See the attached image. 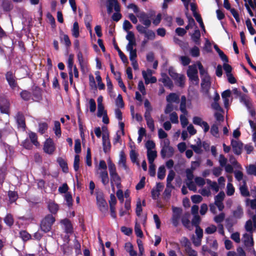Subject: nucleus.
I'll return each instance as SVG.
<instances>
[{
    "instance_id": "1",
    "label": "nucleus",
    "mask_w": 256,
    "mask_h": 256,
    "mask_svg": "<svg viewBox=\"0 0 256 256\" xmlns=\"http://www.w3.org/2000/svg\"><path fill=\"white\" fill-rule=\"evenodd\" d=\"M108 164L110 176V185L112 190L114 191V184L118 188H120L122 180L116 172V165L110 159L108 162Z\"/></svg>"
},
{
    "instance_id": "2",
    "label": "nucleus",
    "mask_w": 256,
    "mask_h": 256,
    "mask_svg": "<svg viewBox=\"0 0 256 256\" xmlns=\"http://www.w3.org/2000/svg\"><path fill=\"white\" fill-rule=\"evenodd\" d=\"M55 221V218L52 214H47L40 221V230L44 233L50 232Z\"/></svg>"
},
{
    "instance_id": "3",
    "label": "nucleus",
    "mask_w": 256,
    "mask_h": 256,
    "mask_svg": "<svg viewBox=\"0 0 256 256\" xmlns=\"http://www.w3.org/2000/svg\"><path fill=\"white\" fill-rule=\"evenodd\" d=\"M5 78L10 88L12 91L18 92L20 90L17 82V78L12 71L7 72L5 74Z\"/></svg>"
},
{
    "instance_id": "4",
    "label": "nucleus",
    "mask_w": 256,
    "mask_h": 256,
    "mask_svg": "<svg viewBox=\"0 0 256 256\" xmlns=\"http://www.w3.org/2000/svg\"><path fill=\"white\" fill-rule=\"evenodd\" d=\"M99 168L102 169L99 172V177L101 179L102 184L106 186L109 183L110 180L107 171V166L104 160H100V161Z\"/></svg>"
},
{
    "instance_id": "5",
    "label": "nucleus",
    "mask_w": 256,
    "mask_h": 256,
    "mask_svg": "<svg viewBox=\"0 0 256 256\" xmlns=\"http://www.w3.org/2000/svg\"><path fill=\"white\" fill-rule=\"evenodd\" d=\"M96 199V204L99 210L102 213L103 216H105L108 211V205L104 198L103 194H97Z\"/></svg>"
},
{
    "instance_id": "6",
    "label": "nucleus",
    "mask_w": 256,
    "mask_h": 256,
    "mask_svg": "<svg viewBox=\"0 0 256 256\" xmlns=\"http://www.w3.org/2000/svg\"><path fill=\"white\" fill-rule=\"evenodd\" d=\"M102 129L104 131L102 140V148L103 150L104 153L106 154L108 152L111 148V144L109 138V134L108 129L106 127H102Z\"/></svg>"
},
{
    "instance_id": "7",
    "label": "nucleus",
    "mask_w": 256,
    "mask_h": 256,
    "mask_svg": "<svg viewBox=\"0 0 256 256\" xmlns=\"http://www.w3.org/2000/svg\"><path fill=\"white\" fill-rule=\"evenodd\" d=\"M148 28L140 24L136 26V29L140 34H144L145 37L148 39L154 40L156 36L154 32L151 30H148Z\"/></svg>"
},
{
    "instance_id": "8",
    "label": "nucleus",
    "mask_w": 256,
    "mask_h": 256,
    "mask_svg": "<svg viewBox=\"0 0 256 256\" xmlns=\"http://www.w3.org/2000/svg\"><path fill=\"white\" fill-rule=\"evenodd\" d=\"M198 70L195 66H190L187 70V76L191 81L195 82V84H199V78L198 75Z\"/></svg>"
},
{
    "instance_id": "9",
    "label": "nucleus",
    "mask_w": 256,
    "mask_h": 256,
    "mask_svg": "<svg viewBox=\"0 0 256 256\" xmlns=\"http://www.w3.org/2000/svg\"><path fill=\"white\" fill-rule=\"evenodd\" d=\"M32 100L36 102H40L42 100V90L38 86L32 88Z\"/></svg>"
},
{
    "instance_id": "10",
    "label": "nucleus",
    "mask_w": 256,
    "mask_h": 256,
    "mask_svg": "<svg viewBox=\"0 0 256 256\" xmlns=\"http://www.w3.org/2000/svg\"><path fill=\"white\" fill-rule=\"evenodd\" d=\"M43 150L44 152L52 154L56 150V146L53 140L49 138L44 142Z\"/></svg>"
},
{
    "instance_id": "11",
    "label": "nucleus",
    "mask_w": 256,
    "mask_h": 256,
    "mask_svg": "<svg viewBox=\"0 0 256 256\" xmlns=\"http://www.w3.org/2000/svg\"><path fill=\"white\" fill-rule=\"evenodd\" d=\"M211 86L210 76H204L202 78L201 88L204 92L208 94Z\"/></svg>"
},
{
    "instance_id": "12",
    "label": "nucleus",
    "mask_w": 256,
    "mask_h": 256,
    "mask_svg": "<svg viewBox=\"0 0 256 256\" xmlns=\"http://www.w3.org/2000/svg\"><path fill=\"white\" fill-rule=\"evenodd\" d=\"M138 17L139 18L140 22L143 24L145 26L144 28H149L151 25V20H150L151 16L144 12H141Z\"/></svg>"
},
{
    "instance_id": "13",
    "label": "nucleus",
    "mask_w": 256,
    "mask_h": 256,
    "mask_svg": "<svg viewBox=\"0 0 256 256\" xmlns=\"http://www.w3.org/2000/svg\"><path fill=\"white\" fill-rule=\"evenodd\" d=\"M9 100L4 97H0V111L2 114H8L10 110Z\"/></svg>"
},
{
    "instance_id": "14",
    "label": "nucleus",
    "mask_w": 256,
    "mask_h": 256,
    "mask_svg": "<svg viewBox=\"0 0 256 256\" xmlns=\"http://www.w3.org/2000/svg\"><path fill=\"white\" fill-rule=\"evenodd\" d=\"M231 146L234 154L240 155L242 154L243 144L241 142L232 139L231 140Z\"/></svg>"
},
{
    "instance_id": "15",
    "label": "nucleus",
    "mask_w": 256,
    "mask_h": 256,
    "mask_svg": "<svg viewBox=\"0 0 256 256\" xmlns=\"http://www.w3.org/2000/svg\"><path fill=\"white\" fill-rule=\"evenodd\" d=\"M16 122L18 128H20L23 130H26V124L25 118L23 113L21 112H17L16 116Z\"/></svg>"
},
{
    "instance_id": "16",
    "label": "nucleus",
    "mask_w": 256,
    "mask_h": 256,
    "mask_svg": "<svg viewBox=\"0 0 256 256\" xmlns=\"http://www.w3.org/2000/svg\"><path fill=\"white\" fill-rule=\"evenodd\" d=\"M184 246L185 248L186 252L188 256H198L196 252L192 249L191 243L186 238H184Z\"/></svg>"
},
{
    "instance_id": "17",
    "label": "nucleus",
    "mask_w": 256,
    "mask_h": 256,
    "mask_svg": "<svg viewBox=\"0 0 256 256\" xmlns=\"http://www.w3.org/2000/svg\"><path fill=\"white\" fill-rule=\"evenodd\" d=\"M64 226V232L68 234H72L73 232V226L70 220L68 218L62 220L60 222Z\"/></svg>"
},
{
    "instance_id": "18",
    "label": "nucleus",
    "mask_w": 256,
    "mask_h": 256,
    "mask_svg": "<svg viewBox=\"0 0 256 256\" xmlns=\"http://www.w3.org/2000/svg\"><path fill=\"white\" fill-rule=\"evenodd\" d=\"M112 42H113V44H114V48L118 52V55H119L121 60L122 61V62L124 63H128V60L126 56L124 54V53L119 48L114 38L112 40Z\"/></svg>"
},
{
    "instance_id": "19",
    "label": "nucleus",
    "mask_w": 256,
    "mask_h": 256,
    "mask_svg": "<svg viewBox=\"0 0 256 256\" xmlns=\"http://www.w3.org/2000/svg\"><path fill=\"white\" fill-rule=\"evenodd\" d=\"M56 162L62 168L64 172L68 173V168L66 160L62 157H58L57 158Z\"/></svg>"
},
{
    "instance_id": "20",
    "label": "nucleus",
    "mask_w": 256,
    "mask_h": 256,
    "mask_svg": "<svg viewBox=\"0 0 256 256\" xmlns=\"http://www.w3.org/2000/svg\"><path fill=\"white\" fill-rule=\"evenodd\" d=\"M243 237L244 238V243L246 246H252L254 244V242L252 238V234H248L246 233L244 234Z\"/></svg>"
},
{
    "instance_id": "21",
    "label": "nucleus",
    "mask_w": 256,
    "mask_h": 256,
    "mask_svg": "<svg viewBox=\"0 0 256 256\" xmlns=\"http://www.w3.org/2000/svg\"><path fill=\"white\" fill-rule=\"evenodd\" d=\"M126 158L124 151H121L120 154V160L118 164L121 166L125 170H127L128 168L126 164Z\"/></svg>"
},
{
    "instance_id": "22",
    "label": "nucleus",
    "mask_w": 256,
    "mask_h": 256,
    "mask_svg": "<svg viewBox=\"0 0 256 256\" xmlns=\"http://www.w3.org/2000/svg\"><path fill=\"white\" fill-rule=\"evenodd\" d=\"M200 32L199 29L196 28L194 32L191 34V38L196 44H200Z\"/></svg>"
},
{
    "instance_id": "23",
    "label": "nucleus",
    "mask_w": 256,
    "mask_h": 256,
    "mask_svg": "<svg viewBox=\"0 0 256 256\" xmlns=\"http://www.w3.org/2000/svg\"><path fill=\"white\" fill-rule=\"evenodd\" d=\"M162 76V78L160 81H161L165 86L168 87L170 88H172L173 87V83L170 78L166 74H164Z\"/></svg>"
},
{
    "instance_id": "24",
    "label": "nucleus",
    "mask_w": 256,
    "mask_h": 256,
    "mask_svg": "<svg viewBox=\"0 0 256 256\" xmlns=\"http://www.w3.org/2000/svg\"><path fill=\"white\" fill-rule=\"evenodd\" d=\"M240 100L241 102L244 104L247 108H249L250 106H252L250 98L245 94H242L240 97Z\"/></svg>"
},
{
    "instance_id": "25",
    "label": "nucleus",
    "mask_w": 256,
    "mask_h": 256,
    "mask_svg": "<svg viewBox=\"0 0 256 256\" xmlns=\"http://www.w3.org/2000/svg\"><path fill=\"white\" fill-rule=\"evenodd\" d=\"M147 157L150 164L154 163V160L157 157L156 150H147Z\"/></svg>"
},
{
    "instance_id": "26",
    "label": "nucleus",
    "mask_w": 256,
    "mask_h": 256,
    "mask_svg": "<svg viewBox=\"0 0 256 256\" xmlns=\"http://www.w3.org/2000/svg\"><path fill=\"white\" fill-rule=\"evenodd\" d=\"M20 95V98L24 101L28 102L32 100L31 92L27 90H22Z\"/></svg>"
},
{
    "instance_id": "27",
    "label": "nucleus",
    "mask_w": 256,
    "mask_h": 256,
    "mask_svg": "<svg viewBox=\"0 0 256 256\" xmlns=\"http://www.w3.org/2000/svg\"><path fill=\"white\" fill-rule=\"evenodd\" d=\"M59 208L58 205L54 202H50L48 204V209L52 214H56Z\"/></svg>"
},
{
    "instance_id": "28",
    "label": "nucleus",
    "mask_w": 256,
    "mask_h": 256,
    "mask_svg": "<svg viewBox=\"0 0 256 256\" xmlns=\"http://www.w3.org/2000/svg\"><path fill=\"white\" fill-rule=\"evenodd\" d=\"M166 100L168 102H178L179 96L176 93H170L166 96Z\"/></svg>"
},
{
    "instance_id": "29",
    "label": "nucleus",
    "mask_w": 256,
    "mask_h": 256,
    "mask_svg": "<svg viewBox=\"0 0 256 256\" xmlns=\"http://www.w3.org/2000/svg\"><path fill=\"white\" fill-rule=\"evenodd\" d=\"M8 195L9 198V201L11 204L15 202L18 198L17 192L15 191L9 190Z\"/></svg>"
},
{
    "instance_id": "30",
    "label": "nucleus",
    "mask_w": 256,
    "mask_h": 256,
    "mask_svg": "<svg viewBox=\"0 0 256 256\" xmlns=\"http://www.w3.org/2000/svg\"><path fill=\"white\" fill-rule=\"evenodd\" d=\"M243 210L241 206H238L236 209L233 211V216L236 218H240L243 216Z\"/></svg>"
},
{
    "instance_id": "31",
    "label": "nucleus",
    "mask_w": 256,
    "mask_h": 256,
    "mask_svg": "<svg viewBox=\"0 0 256 256\" xmlns=\"http://www.w3.org/2000/svg\"><path fill=\"white\" fill-rule=\"evenodd\" d=\"M6 174V168L5 166L0 167V185L2 186Z\"/></svg>"
},
{
    "instance_id": "32",
    "label": "nucleus",
    "mask_w": 256,
    "mask_h": 256,
    "mask_svg": "<svg viewBox=\"0 0 256 256\" xmlns=\"http://www.w3.org/2000/svg\"><path fill=\"white\" fill-rule=\"evenodd\" d=\"M186 18L188 20V24L186 26V30H188L190 28H192L194 26H196V28H198L194 19L190 16L186 14Z\"/></svg>"
},
{
    "instance_id": "33",
    "label": "nucleus",
    "mask_w": 256,
    "mask_h": 256,
    "mask_svg": "<svg viewBox=\"0 0 256 256\" xmlns=\"http://www.w3.org/2000/svg\"><path fill=\"white\" fill-rule=\"evenodd\" d=\"M72 34L75 38H77L80 36V30L78 24L77 22H75L73 24V28L72 30Z\"/></svg>"
},
{
    "instance_id": "34",
    "label": "nucleus",
    "mask_w": 256,
    "mask_h": 256,
    "mask_svg": "<svg viewBox=\"0 0 256 256\" xmlns=\"http://www.w3.org/2000/svg\"><path fill=\"white\" fill-rule=\"evenodd\" d=\"M54 131L55 134L58 138H60L61 136L62 132L60 128V124L58 121L54 122Z\"/></svg>"
},
{
    "instance_id": "35",
    "label": "nucleus",
    "mask_w": 256,
    "mask_h": 256,
    "mask_svg": "<svg viewBox=\"0 0 256 256\" xmlns=\"http://www.w3.org/2000/svg\"><path fill=\"white\" fill-rule=\"evenodd\" d=\"M20 236L24 242H26L32 238V236L26 230L20 232Z\"/></svg>"
},
{
    "instance_id": "36",
    "label": "nucleus",
    "mask_w": 256,
    "mask_h": 256,
    "mask_svg": "<svg viewBox=\"0 0 256 256\" xmlns=\"http://www.w3.org/2000/svg\"><path fill=\"white\" fill-rule=\"evenodd\" d=\"M4 220L5 224L10 227L12 226L14 224V218L10 214H7Z\"/></svg>"
},
{
    "instance_id": "37",
    "label": "nucleus",
    "mask_w": 256,
    "mask_h": 256,
    "mask_svg": "<svg viewBox=\"0 0 256 256\" xmlns=\"http://www.w3.org/2000/svg\"><path fill=\"white\" fill-rule=\"evenodd\" d=\"M29 138L30 140V142L34 144V146H37L39 144V143L38 141V136L36 133L34 132H30L28 134Z\"/></svg>"
},
{
    "instance_id": "38",
    "label": "nucleus",
    "mask_w": 256,
    "mask_h": 256,
    "mask_svg": "<svg viewBox=\"0 0 256 256\" xmlns=\"http://www.w3.org/2000/svg\"><path fill=\"white\" fill-rule=\"evenodd\" d=\"M48 128V124L46 122L38 124V132L42 134H44Z\"/></svg>"
},
{
    "instance_id": "39",
    "label": "nucleus",
    "mask_w": 256,
    "mask_h": 256,
    "mask_svg": "<svg viewBox=\"0 0 256 256\" xmlns=\"http://www.w3.org/2000/svg\"><path fill=\"white\" fill-rule=\"evenodd\" d=\"M168 144H170V141L168 140H166L164 142V146H162L160 150V155L162 158H164L166 156V153L167 152V146Z\"/></svg>"
},
{
    "instance_id": "40",
    "label": "nucleus",
    "mask_w": 256,
    "mask_h": 256,
    "mask_svg": "<svg viewBox=\"0 0 256 256\" xmlns=\"http://www.w3.org/2000/svg\"><path fill=\"white\" fill-rule=\"evenodd\" d=\"M198 68L201 78L204 76H210L206 70H205L202 64L198 62Z\"/></svg>"
},
{
    "instance_id": "41",
    "label": "nucleus",
    "mask_w": 256,
    "mask_h": 256,
    "mask_svg": "<svg viewBox=\"0 0 256 256\" xmlns=\"http://www.w3.org/2000/svg\"><path fill=\"white\" fill-rule=\"evenodd\" d=\"M77 58L81 70H84V62L82 54L80 51H78V52Z\"/></svg>"
},
{
    "instance_id": "42",
    "label": "nucleus",
    "mask_w": 256,
    "mask_h": 256,
    "mask_svg": "<svg viewBox=\"0 0 256 256\" xmlns=\"http://www.w3.org/2000/svg\"><path fill=\"white\" fill-rule=\"evenodd\" d=\"M246 24L249 31V32L251 35H254L256 33V30L252 26V24L250 18H248L246 21Z\"/></svg>"
},
{
    "instance_id": "43",
    "label": "nucleus",
    "mask_w": 256,
    "mask_h": 256,
    "mask_svg": "<svg viewBox=\"0 0 256 256\" xmlns=\"http://www.w3.org/2000/svg\"><path fill=\"white\" fill-rule=\"evenodd\" d=\"M166 175V169L164 166H160L158 169V178L160 180H163Z\"/></svg>"
},
{
    "instance_id": "44",
    "label": "nucleus",
    "mask_w": 256,
    "mask_h": 256,
    "mask_svg": "<svg viewBox=\"0 0 256 256\" xmlns=\"http://www.w3.org/2000/svg\"><path fill=\"white\" fill-rule=\"evenodd\" d=\"M246 172L248 174L256 176V166L254 164H250L246 168Z\"/></svg>"
},
{
    "instance_id": "45",
    "label": "nucleus",
    "mask_w": 256,
    "mask_h": 256,
    "mask_svg": "<svg viewBox=\"0 0 256 256\" xmlns=\"http://www.w3.org/2000/svg\"><path fill=\"white\" fill-rule=\"evenodd\" d=\"M60 248L64 254H70L72 252V248L68 245H62L61 246Z\"/></svg>"
},
{
    "instance_id": "46",
    "label": "nucleus",
    "mask_w": 256,
    "mask_h": 256,
    "mask_svg": "<svg viewBox=\"0 0 256 256\" xmlns=\"http://www.w3.org/2000/svg\"><path fill=\"white\" fill-rule=\"evenodd\" d=\"M116 104L120 108H124V104L122 99V96L120 94H118L116 100Z\"/></svg>"
},
{
    "instance_id": "47",
    "label": "nucleus",
    "mask_w": 256,
    "mask_h": 256,
    "mask_svg": "<svg viewBox=\"0 0 256 256\" xmlns=\"http://www.w3.org/2000/svg\"><path fill=\"white\" fill-rule=\"evenodd\" d=\"M200 218L198 214L194 215L192 220V224L196 228L200 227L199 224H200Z\"/></svg>"
},
{
    "instance_id": "48",
    "label": "nucleus",
    "mask_w": 256,
    "mask_h": 256,
    "mask_svg": "<svg viewBox=\"0 0 256 256\" xmlns=\"http://www.w3.org/2000/svg\"><path fill=\"white\" fill-rule=\"evenodd\" d=\"M74 248L75 250V252L76 254H81V245L78 240L74 239Z\"/></svg>"
},
{
    "instance_id": "49",
    "label": "nucleus",
    "mask_w": 256,
    "mask_h": 256,
    "mask_svg": "<svg viewBox=\"0 0 256 256\" xmlns=\"http://www.w3.org/2000/svg\"><path fill=\"white\" fill-rule=\"evenodd\" d=\"M64 199L66 202V204L68 207H71L72 206V198L70 193H66L64 196Z\"/></svg>"
},
{
    "instance_id": "50",
    "label": "nucleus",
    "mask_w": 256,
    "mask_h": 256,
    "mask_svg": "<svg viewBox=\"0 0 256 256\" xmlns=\"http://www.w3.org/2000/svg\"><path fill=\"white\" fill-rule=\"evenodd\" d=\"M80 156L78 154H76L74 156V168L76 172L80 168Z\"/></svg>"
},
{
    "instance_id": "51",
    "label": "nucleus",
    "mask_w": 256,
    "mask_h": 256,
    "mask_svg": "<svg viewBox=\"0 0 256 256\" xmlns=\"http://www.w3.org/2000/svg\"><path fill=\"white\" fill-rule=\"evenodd\" d=\"M74 55L73 54H70L68 58V67L69 69V72H72V68L74 64Z\"/></svg>"
},
{
    "instance_id": "52",
    "label": "nucleus",
    "mask_w": 256,
    "mask_h": 256,
    "mask_svg": "<svg viewBox=\"0 0 256 256\" xmlns=\"http://www.w3.org/2000/svg\"><path fill=\"white\" fill-rule=\"evenodd\" d=\"M86 162L88 166H92V156L90 148L87 149Z\"/></svg>"
},
{
    "instance_id": "53",
    "label": "nucleus",
    "mask_w": 256,
    "mask_h": 256,
    "mask_svg": "<svg viewBox=\"0 0 256 256\" xmlns=\"http://www.w3.org/2000/svg\"><path fill=\"white\" fill-rule=\"evenodd\" d=\"M2 6L4 11L9 12L12 8L11 4L9 2L4 1L2 2Z\"/></svg>"
},
{
    "instance_id": "54",
    "label": "nucleus",
    "mask_w": 256,
    "mask_h": 256,
    "mask_svg": "<svg viewBox=\"0 0 256 256\" xmlns=\"http://www.w3.org/2000/svg\"><path fill=\"white\" fill-rule=\"evenodd\" d=\"M210 133L211 134L217 138L218 135V126L216 124H213L210 128Z\"/></svg>"
},
{
    "instance_id": "55",
    "label": "nucleus",
    "mask_w": 256,
    "mask_h": 256,
    "mask_svg": "<svg viewBox=\"0 0 256 256\" xmlns=\"http://www.w3.org/2000/svg\"><path fill=\"white\" fill-rule=\"evenodd\" d=\"M74 152L77 154L81 152V142L80 139L75 140Z\"/></svg>"
},
{
    "instance_id": "56",
    "label": "nucleus",
    "mask_w": 256,
    "mask_h": 256,
    "mask_svg": "<svg viewBox=\"0 0 256 256\" xmlns=\"http://www.w3.org/2000/svg\"><path fill=\"white\" fill-rule=\"evenodd\" d=\"M245 229L248 232H249L250 234L252 233V222L251 220H248L246 222L245 224Z\"/></svg>"
},
{
    "instance_id": "57",
    "label": "nucleus",
    "mask_w": 256,
    "mask_h": 256,
    "mask_svg": "<svg viewBox=\"0 0 256 256\" xmlns=\"http://www.w3.org/2000/svg\"><path fill=\"white\" fill-rule=\"evenodd\" d=\"M106 112V111L104 110V108L103 104H98V117H102L103 114H104Z\"/></svg>"
},
{
    "instance_id": "58",
    "label": "nucleus",
    "mask_w": 256,
    "mask_h": 256,
    "mask_svg": "<svg viewBox=\"0 0 256 256\" xmlns=\"http://www.w3.org/2000/svg\"><path fill=\"white\" fill-rule=\"evenodd\" d=\"M126 246H130V249H127V252H128L130 256H136L137 252L133 249V246L130 242L126 243Z\"/></svg>"
},
{
    "instance_id": "59",
    "label": "nucleus",
    "mask_w": 256,
    "mask_h": 256,
    "mask_svg": "<svg viewBox=\"0 0 256 256\" xmlns=\"http://www.w3.org/2000/svg\"><path fill=\"white\" fill-rule=\"evenodd\" d=\"M240 191L241 194L244 196H250L249 191L245 184L240 186Z\"/></svg>"
},
{
    "instance_id": "60",
    "label": "nucleus",
    "mask_w": 256,
    "mask_h": 256,
    "mask_svg": "<svg viewBox=\"0 0 256 256\" xmlns=\"http://www.w3.org/2000/svg\"><path fill=\"white\" fill-rule=\"evenodd\" d=\"M227 191L226 194L228 196H231L234 194V188L231 183H228L226 186Z\"/></svg>"
},
{
    "instance_id": "61",
    "label": "nucleus",
    "mask_w": 256,
    "mask_h": 256,
    "mask_svg": "<svg viewBox=\"0 0 256 256\" xmlns=\"http://www.w3.org/2000/svg\"><path fill=\"white\" fill-rule=\"evenodd\" d=\"M142 211V203L140 200L137 202L136 209V213L138 216H140L141 215V213Z\"/></svg>"
},
{
    "instance_id": "62",
    "label": "nucleus",
    "mask_w": 256,
    "mask_h": 256,
    "mask_svg": "<svg viewBox=\"0 0 256 256\" xmlns=\"http://www.w3.org/2000/svg\"><path fill=\"white\" fill-rule=\"evenodd\" d=\"M190 53L193 57H198L200 56V50L196 46H194L190 50Z\"/></svg>"
},
{
    "instance_id": "63",
    "label": "nucleus",
    "mask_w": 256,
    "mask_h": 256,
    "mask_svg": "<svg viewBox=\"0 0 256 256\" xmlns=\"http://www.w3.org/2000/svg\"><path fill=\"white\" fill-rule=\"evenodd\" d=\"M191 200L193 203L198 204L202 201V198L200 195L195 194L191 196Z\"/></svg>"
},
{
    "instance_id": "64",
    "label": "nucleus",
    "mask_w": 256,
    "mask_h": 256,
    "mask_svg": "<svg viewBox=\"0 0 256 256\" xmlns=\"http://www.w3.org/2000/svg\"><path fill=\"white\" fill-rule=\"evenodd\" d=\"M248 122L250 124V128L252 129V130L254 131V133L252 134V140H256V126H255L254 123V122L250 120H248Z\"/></svg>"
}]
</instances>
